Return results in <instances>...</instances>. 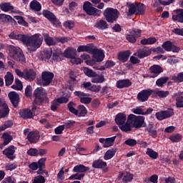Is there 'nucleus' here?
I'll return each instance as SVG.
<instances>
[{
	"instance_id": "nucleus-1",
	"label": "nucleus",
	"mask_w": 183,
	"mask_h": 183,
	"mask_svg": "<svg viewBox=\"0 0 183 183\" xmlns=\"http://www.w3.org/2000/svg\"><path fill=\"white\" fill-rule=\"evenodd\" d=\"M42 42H44V39L41 37V34H34L27 36L26 46L30 51H36V49L41 48Z\"/></svg>"
},
{
	"instance_id": "nucleus-2",
	"label": "nucleus",
	"mask_w": 183,
	"mask_h": 183,
	"mask_svg": "<svg viewBox=\"0 0 183 183\" xmlns=\"http://www.w3.org/2000/svg\"><path fill=\"white\" fill-rule=\"evenodd\" d=\"M127 122L131 124L132 128L139 129L147 127L145 117L144 116H137L134 114H131L127 117Z\"/></svg>"
},
{
	"instance_id": "nucleus-3",
	"label": "nucleus",
	"mask_w": 183,
	"mask_h": 183,
	"mask_svg": "<svg viewBox=\"0 0 183 183\" xmlns=\"http://www.w3.org/2000/svg\"><path fill=\"white\" fill-rule=\"evenodd\" d=\"M76 107V104L74 102H69L67 104V109L69 112H71V114H74V115H76V117H79V118H81V117H85V115L88 114V110H86V107H85V106L79 104L77 107V109H75Z\"/></svg>"
},
{
	"instance_id": "nucleus-4",
	"label": "nucleus",
	"mask_w": 183,
	"mask_h": 183,
	"mask_svg": "<svg viewBox=\"0 0 183 183\" xmlns=\"http://www.w3.org/2000/svg\"><path fill=\"white\" fill-rule=\"evenodd\" d=\"M103 15L109 24H114L118 21V18H119V11L117 9H114L112 7H107L103 13Z\"/></svg>"
},
{
	"instance_id": "nucleus-5",
	"label": "nucleus",
	"mask_w": 183,
	"mask_h": 183,
	"mask_svg": "<svg viewBox=\"0 0 183 183\" xmlns=\"http://www.w3.org/2000/svg\"><path fill=\"white\" fill-rule=\"evenodd\" d=\"M34 95L35 97L34 104L37 105H42L48 102V97H46V90L42 87H39L34 90Z\"/></svg>"
},
{
	"instance_id": "nucleus-6",
	"label": "nucleus",
	"mask_w": 183,
	"mask_h": 183,
	"mask_svg": "<svg viewBox=\"0 0 183 183\" xmlns=\"http://www.w3.org/2000/svg\"><path fill=\"white\" fill-rule=\"evenodd\" d=\"M127 16H132V15H144L145 9L144 8V4H130L128 5Z\"/></svg>"
},
{
	"instance_id": "nucleus-7",
	"label": "nucleus",
	"mask_w": 183,
	"mask_h": 183,
	"mask_svg": "<svg viewBox=\"0 0 183 183\" xmlns=\"http://www.w3.org/2000/svg\"><path fill=\"white\" fill-rule=\"evenodd\" d=\"M9 52L15 61H19V62L24 63L26 61L25 58V55L24 54V51L19 47H16L14 46H11L9 47Z\"/></svg>"
},
{
	"instance_id": "nucleus-8",
	"label": "nucleus",
	"mask_w": 183,
	"mask_h": 183,
	"mask_svg": "<svg viewBox=\"0 0 183 183\" xmlns=\"http://www.w3.org/2000/svg\"><path fill=\"white\" fill-rule=\"evenodd\" d=\"M54 79V73L48 71H44L41 73V78L37 79L38 85L41 86H48Z\"/></svg>"
},
{
	"instance_id": "nucleus-9",
	"label": "nucleus",
	"mask_w": 183,
	"mask_h": 183,
	"mask_svg": "<svg viewBox=\"0 0 183 183\" xmlns=\"http://www.w3.org/2000/svg\"><path fill=\"white\" fill-rule=\"evenodd\" d=\"M83 11L86 12L89 16H101L102 11L92 7V4L89 1H85L83 4Z\"/></svg>"
},
{
	"instance_id": "nucleus-10",
	"label": "nucleus",
	"mask_w": 183,
	"mask_h": 183,
	"mask_svg": "<svg viewBox=\"0 0 183 183\" xmlns=\"http://www.w3.org/2000/svg\"><path fill=\"white\" fill-rule=\"evenodd\" d=\"M142 34V31L138 29L129 30V34L126 36V39L130 44H135L137 42V39L141 37Z\"/></svg>"
},
{
	"instance_id": "nucleus-11",
	"label": "nucleus",
	"mask_w": 183,
	"mask_h": 183,
	"mask_svg": "<svg viewBox=\"0 0 183 183\" xmlns=\"http://www.w3.org/2000/svg\"><path fill=\"white\" fill-rule=\"evenodd\" d=\"M174 115V109L168 108L167 110H162L157 112L155 114V117L158 121H164V119H167V118H171Z\"/></svg>"
},
{
	"instance_id": "nucleus-12",
	"label": "nucleus",
	"mask_w": 183,
	"mask_h": 183,
	"mask_svg": "<svg viewBox=\"0 0 183 183\" xmlns=\"http://www.w3.org/2000/svg\"><path fill=\"white\" fill-rule=\"evenodd\" d=\"M162 47L164 51H167V52H171V51H172L174 53L178 54V52L181 51V47L175 46L171 41H164Z\"/></svg>"
},
{
	"instance_id": "nucleus-13",
	"label": "nucleus",
	"mask_w": 183,
	"mask_h": 183,
	"mask_svg": "<svg viewBox=\"0 0 183 183\" xmlns=\"http://www.w3.org/2000/svg\"><path fill=\"white\" fill-rule=\"evenodd\" d=\"M74 95L75 97H78L80 99V102L81 104H91L92 102V98L88 97H89V94L84 93V92L81 91H76L74 92Z\"/></svg>"
},
{
	"instance_id": "nucleus-14",
	"label": "nucleus",
	"mask_w": 183,
	"mask_h": 183,
	"mask_svg": "<svg viewBox=\"0 0 183 183\" xmlns=\"http://www.w3.org/2000/svg\"><path fill=\"white\" fill-rule=\"evenodd\" d=\"M69 101V99L66 97H59L56 99H54L51 102V109L55 112H56V109H58V107L61 105V104H66Z\"/></svg>"
},
{
	"instance_id": "nucleus-15",
	"label": "nucleus",
	"mask_w": 183,
	"mask_h": 183,
	"mask_svg": "<svg viewBox=\"0 0 183 183\" xmlns=\"http://www.w3.org/2000/svg\"><path fill=\"white\" fill-rule=\"evenodd\" d=\"M154 94V90L151 89H144L138 93L137 99L141 101V102H145L148 101V99L151 95Z\"/></svg>"
},
{
	"instance_id": "nucleus-16",
	"label": "nucleus",
	"mask_w": 183,
	"mask_h": 183,
	"mask_svg": "<svg viewBox=\"0 0 183 183\" xmlns=\"http://www.w3.org/2000/svg\"><path fill=\"white\" fill-rule=\"evenodd\" d=\"M149 78H157L159 74H162V72H164V69L158 64H154L149 68Z\"/></svg>"
},
{
	"instance_id": "nucleus-17",
	"label": "nucleus",
	"mask_w": 183,
	"mask_h": 183,
	"mask_svg": "<svg viewBox=\"0 0 183 183\" xmlns=\"http://www.w3.org/2000/svg\"><path fill=\"white\" fill-rule=\"evenodd\" d=\"M8 97L14 108H18V105H19V102H21L19 94L16 93V92H10Z\"/></svg>"
},
{
	"instance_id": "nucleus-18",
	"label": "nucleus",
	"mask_w": 183,
	"mask_h": 183,
	"mask_svg": "<svg viewBox=\"0 0 183 183\" xmlns=\"http://www.w3.org/2000/svg\"><path fill=\"white\" fill-rule=\"evenodd\" d=\"M151 49H147L146 47L140 48L137 50V52L134 53V56H138L139 59H143V58H147L151 55Z\"/></svg>"
},
{
	"instance_id": "nucleus-19",
	"label": "nucleus",
	"mask_w": 183,
	"mask_h": 183,
	"mask_svg": "<svg viewBox=\"0 0 183 183\" xmlns=\"http://www.w3.org/2000/svg\"><path fill=\"white\" fill-rule=\"evenodd\" d=\"M91 54L93 55L96 62H102V61H104V58H105V54H104V51L102 50L95 49V47H93Z\"/></svg>"
},
{
	"instance_id": "nucleus-20",
	"label": "nucleus",
	"mask_w": 183,
	"mask_h": 183,
	"mask_svg": "<svg viewBox=\"0 0 183 183\" xmlns=\"http://www.w3.org/2000/svg\"><path fill=\"white\" fill-rule=\"evenodd\" d=\"M19 114L23 119H32L35 117V114L29 108L21 109L19 111Z\"/></svg>"
},
{
	"instance_id": "nucleus-21",
	"label": "nucleus",
	"mask_w": 183,
	"mask_h": 183,
	"mask_svg": "<svg viewBox=\"0 0 183 183\" xmlns=\"http://www.w3.org/2000/svg\"><path fill=\"white\" fill-rule=\"evenodd\" d=\"M14 154H15V146L14 145H10L3 151V154L10 161H14L16 158Z\"/></svg>"
},
{
	"instance_id": "nucleus-22",
	"label": "nucleus",
	"mask_w": 183,
	"mask_h": 183,
	"mask_svg": "<svg viewBox=\"0 0 183 183\" xmlns=\"http://www.w3.org/2000/svg\"><path fill=\"white\" fill-rule=\"evenodd\" d=\"M8 115H9V107L2 99H0V119L5 118Z\"/></svg>"
},
{
	"instance_id": "nucleus-23",
	"label": "nucleus",
	"mask_w": 183,
	"mask_h": 183,
	"mask_svg": "<svg viewBox=\"0 0 183 183\" xmlns=\"http://www.w3.org/2000/svg\"><path fill=\"white\" fill-rule=\"evenodd\" d=\"M172 21L174 22L178 21L183 23V9H178L176 10H174L172 17Z\"/></svg>"
},
{
	"instance_id": "nucleus-24",
	"label": "nucleus",
	"mask_w": 183,
	"mask_h": 183,
	"mask_svg": "<svg viewBox=\"0 0 183 183\" xmlns=\"http://www.w3.org/2000/svg\"><path fill=\"white\" fill-rule=\"evenodd\" d=\"M132 85V81L129 79H119L116 83V86L118 89H124V88H129Z\"/></svg>"
},
{
	"instance_id": "nucleus-25",
	"label": "nucleus",
	"mask_w": 183,
	"mask_h": 183,
	"mask_svg": "<svg viewBox=\"0 0 183 183\" xmlns=\"http://www.w3.org/2000/svg\"><path fill=\"white\" fill-rule=\"evenodd\" d=\"M42 14L44 18H46L53 25H55V22L58 21L56 16L49 10H44Z\"/></svg>"
},
{
	"instance_id": "nucleus-26",
	"label": "nucleus",
	"mask_w": 183,
	"mask_h": 183,
	"mask_svg": "<svg viewBox=\"0 0 183 183\" xmlns=\"http://www.w3.org/2000/svg\"><path fill=\"white\" fill-rule=\"evenodd\" d=\"M94 44H87L86 45H80L77 48V52H87V54H92V50L94 48Z\"/></svg>"
},
{
	"instance_id": "nucleus-27",
	"label": "nucleus",
	"mask_w": 183,
	"mask_h": 183,
	"mask_svg": "<svg viewBox=\"0 0 183 183\" xmlns=\"http://www.w3.org/2000/svg\"><path fill=\"white\" fill-rule=\"evenodd\" d=\"M73 172H76L78 174H84V172H88L89 174H91V172H92V170H90L89 167H86L84 164H79L76 165L73 168Z\"/></svg>"
},
{
	"instance_id": "nucleus-28",
	"label": "nucleus",
	"mask_w": 183,
	"mask_h": 183,
	"mask_svg": "<svg viewBox=\"0 0 183 183\" xmlns=\"http://www.w3.org/2000/svg\"><path fill=\"white\" fill-rule=\"evenodd\" d=\"M107 162H104V160L101 159L94 160L92 162V167L94 168V169H104L107 168Z\"/></svg>"
},
{
	"instance_id": "nucleus-29",
	"label": "nucleus",
	"mask_w": 183,
	"mask_h": 183,
	"mask_svg": "<svg viewBox=\"0 0 183 183\" xmlns=\"http://www.w3.org/2000/svg\"><path fill=\"white\" fill-rule=\"evenodd\" d=\"M35 78H36V72H35V70H34V69L25 70L24 79L32 82V81H34Z\"/></svg>"
},
{
	"instance_id": "nucleus-30",
	"label": "nucleus",
	"mask_w": 183,
	"mask_h": 183,
	"mask_svg": "<svg viewBox=\"0 0 183 183\" xmlns=\"http://www.w3.org/2000/svg\"><path fill=\"white\" fill-rule=\"evenodd\" d=\"M94 27L97 28V29H99L101 31H105V29H108V28H109V25L107 22V21L104 19H100L97 21Z\"/></svg>"
},
{
	"instance_id": "nucleus-31",
	"label": "nucleus",
	"mask_w": 183,
	"mask_h": 183,
	"mask_svg": "<svg viewBox=\"0 0 183 183\" xmlns=\"http://www.w3.org/2000/svg\"><path fill=\"white\" fill-rule=\"evenodd\" d=\"M27 139L30 144H36L39 141V134L34 132H30L27 134Z\"/></svg>"
},
{
	"instance_id": "nucleus-32",
	"label": "nucleus",
	"mask_w": 183,
	"mask_h": 183,
	"mask_svg": "<svg viewBox=\"0 0 183 183\" xmlns=\"http://www.w3.org/2000/svg\"><path fill=\"white\" fill-rule=\"evenodd\" d=\"M127 121V114L118 113L115 117V122L117 125H124Z\"/></svg>"
},
{
	"instance_id": "nucleus-33",
	"label": "nucleus",
	"mask_w": 183,
	"mask_h": 183,
	"mask_svg": "<svg viewBox=\"0 0 183 183\" xmlns=\"http://www.w3.org/2000/svg\"><path fill=\"white\" fill-rule=\"evenodd\" d=\"M63 55L65 58H68L69 59L76 58V51L72 48H67L65 49Z\"/></svg>"
},
{
	"instance_id": "nucleus-34",
	"label": "nucleus",
	"mask_w": 183,
	"mask_h": 183,
	"mask_svg": "<svg viewBox=\"0 0 183 183\" xmlns=\"http://www.w3.org/2000/svg\"><path fill=\"white\" fill-rule=\"evenodd\" d=\"M52 56V49H46L39 55V59L41 61H46V59H51Z\"/></svg>"
},
{
	"instance_id": "nucleus-35",
	"label": "nucleus",
	"mask_w": 183,
	"mask_h": 183,
	"mask_svg": "<svg viewBox=\"0 0 183 183\" xmlns=\"http://www.w3.org/2000/svg\"><path fill=\"white\" fill-rule=\"evenodd\" d=\"M29 8L31 9V11L39 12V11L42 9V6L41 5V3H39V1L37 0H33L30 2Z\"/></svg>"
},
{
	"instance_id": "nucleus-36",
	"label": "nucleus",
	"mask_w": 183,
	"mask_h": 183,
	"mask_svg": "<svg viewBox=\"0 0 183 183\" xmlns=\"http://www.w3.org/2000/svg\"><path fill=\"white\" fill-rule=\"evenodd\" d=\"M63 56L64 53H62L61 49H56V50L52 54V59L53 61H56L57 62H59L62 61Z\"/></svg>"
},
{
	"instance_id": "nucleus-37",
	"label": "nucleus",
	"mask_w": 183,
	"mask_h": 183,
	"mask_svg": "<svg viewBox=\"0 0 183 183\" xmlns=\"http://www.w3.org/2000/svg\"><path fill=\"white\" fill-rule=\"evenodd\" d=\"M42 35L44 36V41L48 45V46L56 45V41L54 40V38L49 36V34L43 33Z\"/></svg>"
},
{
	"instance_id": "nucleus-38",
	"label": "nucleus",
	"mask_w": 183,
	"mask_h": 183,
	"mask_svg": "<svg viewBox=\"0 0 183 183\" xmlns=\"http://www.w3.org/2000/svg\"><path fill=\"white\" fill-rule=\"evenodd\" d=\"M129 55H131V52L129 51H122L119 53L118 59L122 62H127V61L129 59Z\"/></svg>"
},
{
	"instance_id": "nucleus-39",
	"label": "nucleus",
	"mask_w": 183,
	"mask_h": 183,
	"mask_svg": "<svg viewBox=\"0 0 183 183\" xmlns=\"http://www.w3.org/2000/svg\"><path fill=\"white\" fill-rule=\"evenodd\" d=\"M115 154H117V149H109L105 152L104 155V159L105 161L112 159V158H114V157H115Z\"/></svg>"
},
{
	"instance_id": "nucleus-40",
	"label": "nucleus",
	"mask_w": 183,
	"mask_h": 183,
	"mask_svg": "<svg viewBox=\"0 0 183 183\" xmlns=\"http://www.w3.org/2000/svg\"><path fill=\"white\" fill-rule=\"evenodd\" d=\"M0 9L4 12H9V11L14 10V6L9 2H4L0 4Z\"/></svg>"
},
{
	"instance_id": "nucleus-41",
	"label": "nucleus",
	"mask_w": 183,
	"mask_h": 183,
	"mask_svg": "<svg viewBox=\"0 0 183 183\" xmlns=\"http://www.w3.org/2000/svg\"><path fill=\"white\" fill-rule=\"evenodd\" d=\"M6 86H9L14 83V74L10 71H8L4 76Z\"/></svg>"
},
{
	"instance_id": "nucleus-42",
	"label": "nucleus",
	"mask_w": 183,
	"mask_h": 183,
	"mask_svg": "<svg viewBox=\"0 0 183 183\" xmlns=\"http://www.w3.org/2000/svg\"><path fill=\"white\" fill-rule=\"evenodd\" d=\"M83 72L86 75V76H89V78H94L98 75L94 70L88 68V67H84Z\"/></svg>"
},
{
	"instance_id": "nucleus-43",
	"label": "nucleus",
	"mask_w": 183,
	"mask_h": 183,
	"mask_svg": "<svg viewBox=\"0 0 183 183\" xmlns=\"http://www.w3.org/2000/svg\"><path fill=\"white\" fill-rule=\"evenodd\" d=\"M2 138L4 139L3 145H8L11 141H12L13 138L12 136H11V133L4 132L2 134Z\"/></svg>"
},
{
	"instance_id": "nucleus-44",
	"label": "nucleus",
	"mask_w": 183,
	"mask_h": 183,
	"mask_svg": "<svg viewBox=\"0 0 183 183\" xmlns=\"http://www.w3.org/2000/svg\"><path fill=\"white\" fill-rule=\"evenodd\" d=\"M146 154L149 157V158H152V159H157L158 158V152L154 151V149L151 148H147Z\"/></svg>"
},
{
	"instance_id": "nucleus-45",
	"label": "nucleus",
	"mask_w": 183,
	"mask_h": 183,
	"mask_svg": "<svg viewBox=\"0 0 183 183\" xmlns=\"http://www.w3.org/2000/svg\"><path fill=\"white\" fill-rule=\"evenodd\" d=\"M122 126L119 127L120 129L123 131V132H129L132 129V124L127 122L124 124H121Z\"/></svg>"
},
{
	"instance_id": "nucleus-46",
	"label": "nucleus",
	"mask_w": 183,
	"mask_h": 183,
	"mask_svg": "<svg viewBox=\"0 0 183 183\" xmlns=\"http://www.w3.org/2000/svg\"><path fill=\"white\" fill-rule=\"evenodd\" d=\"M154 94L159 97V98H167L168 95H169V91H164V90H155L154 91Z\"/></svg>"
},
{
	"instance_id": "nucleus-47",
	"label": "nucleus",
	"mask_w": 183,
	"mask_h": 183,
	"mask_svg": "<svg viewBox=\"0 0 183 183\" xmlns=\"http://www.w3.org/2000/svg\"><path fill=\"white\" fill-rule=\"evenodd\" d=\"M115 139H117V136L106 138L104 148L112 147V145H114V143L115 142Z\"/></svg>"
},
{
	"instance_id": "nucleus-48",
	"label": "nucleus",
	"mask_w": 183,
	"mask_h": 183,
	"mask_svg": "<svg viewBox=\"0 0 183 183\" xmlns=\"http://www.w3.org/2000/svg\"><path fill=\"white\" fill-rule=\"evenodd\" d=\"M134 179V174L130 172H126V173L123 174L122 181L123 182H131Z\"/></svg>"
},
{
	"instance_id": "nucleus-49",
	"label": "nucleus",
	"mask_w": 183,
	"mask_h": 183,
	"mask_svg": "<svg viewBox=\"0 0 183 183\" xmlns=\"http://www.w3.org/2000/svg\"><path fill=\"white\" fill-rule=\"evenodd\" d=\"M92 82L93 84H102V82H105V77L104 75H97L92 79Z\"/></svg>"
},
{
	"instance_id": "nucleus-50",
	"label": "nucleus",
	"mask_w": 183,
	"mask_h": 183,
	"mask_svg": "<svg viewBox=\"0 0 183 183\" xmlns=\"http://www.w3.org/2000/svg\"><path fill=\"white\" fill-rule=\"evenodd\" d=\"M168 79H169L168 76L161 77L156 81V85H157V86L162 87L164 86V84H167V82H168Z\"/></svg>"
},
{
	"instance_id": "nucleus-51",
	"label": "nucleus",
	"mask_w": 183,
	"mask_h": 183,
	"mask_svg": "<svg viewBox=\"0 0 183 183\" xmlns=\"http://www.w3.org/2000/svg\"><path fill=\"white\" fill-rule=\"evenodd\" d=\"M28 34H16V39L17 41H21V42L26 45V41L28 40Z\"/></svg>"
},
{
	"instance_id": "nucleus-52",
	"label": "nucleus",
	"mask_w": 183,
	"mask_h": 183,
	"mask_svg": "<svg viewBox=\"0 0 183 183\" xmlns=\"http://www.w3.org/2000/svg\"><path fill=\"white\" fill-rule=\"evenodd\" d=\"M64 124H63V127H64V129H69L71 128H73V127H75V124H76V122L74 120H67L65 122H64Z\"/></svg>"
},
{
	"instance_id": "nucleus-53",
	"label": "nucleus",
	"mask_w": 183,
	"mask_h": 183,
	"mask_svg": "<svg viewBox=\"0 0 183 183\" xmlns=\"http://www.w3.org/2000/svg\"><path fill=\"white\" fill-rule=\"evenodd\" d=\"M169 139L172 142H181L182 136L179 134H173L169 137Z\"/></svg>"
},
{
	"instance_id": "nucleus-54",
	"label": "nucleus",
	"mask_w": 183,
	"mask_h": 183,
	"mask_svg": "<svg viewBox=\"0 0 183 183\" xmlns=\"http://www.w3.org/2000/svg\"><path fill=\"white\" fill-rule=\"evenodd\" d=\"M45 161H46V157H43L39 159L37 164L39 167V172L41 173L43 168H45Z\"/></svg>"
},
{
	"instance_id": "nucleus-55",
	"label": "nucleus",
	"mask_w": 183,
	"mask_h": 183,
	"mask_svg": "<svg viewBox=\"0 0 183 183\" xmlns=\"http://www.w3.org/2000/svg\"><path fill=\"white\" fill-rule=\"evenodd\" d=\"M85 177V174L84 173H76L74 174L71 175L69 177V179L71 180V179H78L79 181H81V179H82V178H84Z\"/></svg>"
},
{
	"instance_id": "nucleus-56",
	"label": "nucleus",
	"mask_w": 183,
	"mask_h": 183,
	"mask_svg": "<svg viewBox=\"0 0 183 183\" xmlns=\"http://www.w3.org/2000/svg\"><path fill=\"white\" fill-rule=\"evenodd\" d=\"M16 168H18V163L16 162L9 163L6 165V171H14V169H16Z\"/></svg>"
},
{
	"instance_id": "nucleus-57",
	"label": "nucleus",
	"mask_w": 183,
	"mask_h": 183,
	"mask_svg": "<svg viewBox=\"0 0 183 183\" xmlns=\"http://www.w3.org/2000/svg\"><path fill=\"white\" fill-rule=\"evenodd\" d=\"M137 142L135 139L129 138L124 141V144L128 145V147H135Z\"/></svg>"
},
{
	"instance_id": "nucleus-58",
	"label": "nucleus",
	"mask_w": 183,
	"mask_h": 183,
	"mask_svg": "<svg viewBox=\"0 0 183 183\" xmlns=\"http://www.w3.org/2000/svg\"><path fill=\"white\" fill-rule=\"evenodd\" d=\"M175 101L177 108H183V96L176 97Z\"/></svg>"
},
{
	"instance_id": "nucleus-59",
	"label": "nucleus",
	"mask_w": 183,
	"mask_h": 183,
	"mask_svg": "<svg viewBox=\"0 0 183 183\" xmlns=\"http://www.w3.org/2000/svg\"><path fill=\"white\" fill-rule=\"evenodd\" d=\"M145 182L147 183H158V175L153 174L149 178L145 179Z\"/></svg>"
},
{
	"instance_id": "nucleus-60",
	"label": "nucleus",
	"mask_w": 183,
	"mask_h": 183,
	"mask_svg": "<svg viewBox=\"0 0 183 183\" xmlns=\"http://www.w3.org/2000/svg\"><path fill=\"white\" fill-rule=\"evenodd\" d=\"M2 18L4 19V21H7L8 22H11V24H14V25H16V21H15L12 16L6 14H2Z\"/></svg>"
},
{
	"instance_id": "nucleus-61",
	"label": "nucleus",
	"mask_w": 183,
	"mask_h": 183,
	"mask_svg": "<svg viewBox=\"0 0 183 183\" xmlns=\"http://www.w3.org/2000/svg\"><path fill=\"white\" fill-rule=\"evenodd\" d=\"M33 183H45V177L42 175H39L34 177Z\"/></svg>"
},
{
	"instance_id": "nucleus-62",
	"label": "nucleus",
	"mask_w": 183,
	"mask_h": 183,
	"mask_svg": "<svg viewBox=\"0 0 183 183\" xmlns=\"http://www.w3.org/2000/svg\"><path fill=\"white\" fill-rule=\"evenodd\" d=\"M63 26H64V28H68L69 29H72V28H74V26H75V24L74 23L73 21L69 20L65 21L63 24Z\"/></svg>"
},
{
	"instance_id": "nucleus-63",
	"label": "nucleus",
	"mask_w": 183,
	"mask_h": 183,
	"mask_svg": "<svg viewBox=\"0 0 183 183\" xmlns=\"http://www.w3.org/2000/svg\"><path fill=\"white\" fill-rule=\"evenodd\" d=\"M24 95L27 97H32V86L31 85L26 86L24 92Z\"/></svg>"
},
{
	"instance_id": "nucleus-64",
	"label": "nucleus",
	"mask_w": 183,
	"mask_h": 183,
	"mask_svg": "<svg viewBox=\"0 0 183 183\" xmlns=\"http://www.w3.org/2000/svg\"><path fill=\"white\" fill-rule=\"evenodd\" d=\"M173 80L175 82H183V72L178 74L177 76H174Z\"/></svg>"
}]
</instances>
